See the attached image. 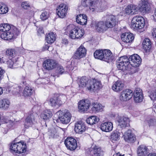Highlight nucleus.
<instances>
[{"instance_id": "1", "label": "nucleus", "mask_w": 156, "mask_h": 156, "mask_svg": "<svg viewBox=\"0 0 156 156\" xmlns=\"http://www.w3.org/2000/svg\"><path fill=\"white\" fill-rule=\"evenodd\" d=\"M141 62V59L137 54H134L129 58L126 56L121 57L118 60L117 67L119 70L123 71L127 70L128 66H138Z\"/></svg>"}, {"instance_id": "2", "label": "nucleus", "mask_w": 156, "mask_h": 156, "mask_svg": "<svg viewBox=\"0 0 156 156\" xmlns=\"http://www.w3.org/2000/svg\"><path fill=\"white\" fill-rule=\"evenodd\" d=\"M0 31L2 32L0 34V37L6 40L16 38L20 33L19 30L17 28L8 23L0 25Z\"/></svg>"}, {"instance_id": "3", "label": "nucleus", "mask_w": 156, "mask_h": 156, "mask_svg": "<svg viewBox=\"0 0 156 156\" xmlns=\"http://www.w3.org/2000/svg\"><path fill=\"white\" fill-rule=\"evenodd\" d=\"M95 58L100 59L108 63L112 62L114 59L112 54L109 50H98L94 54Z\"/></svg>"}, {"instance_id": "4", "label": "nucleus", "mask_w": 156, "mask_h": 156, "mask_svg": "<svg viewBox=\"0 0 156 156\" xmlns=\"http://www.w3.org/2000/svg\"><path fill=\"white\" fill-rule=\"evenodd\" d=\"M68 29H70L69 37L72 39H78L81 37L84 34V30L83 29L75 27L73 25H70L67 27Z\"/></svg>"}, {"instance_id": "5", "label": "nucleus", "mask_w": 156, "mask_h": 156, "mask_svg": "<svg viewBox=\"0 0 156 156\" xmlns=\"http://www.w3.org/2000/svg\"><path fill=\"white\" fill-rule=\"evenodd\" d=\"M27 146L25 144L23 141L18 142L12 143L10 149L12 152H14L17 153H21L25 152L26 151Z\"/></svg>"}, {"instance_id": "6", "label": "nucleus", "mask_w": 156, "mask_h": 156, "mask_svg": "<svg viewBox=\"0 0 156 156\" xmlns=\"http://www.w3.org/2000/svg\"><path fill=\"white\" fill-rule=\"evenodd\" d=\"M145 23L144 19L141 16L134 17L131 22V28L134 30L141 29L144 27Z\"/></svg>"}, {"instance_id": "7", "label": "nucleus", "mask_w": 156, "mask_h": 156, "mask_svg": "<svg viewBox=\"0 0 156 156\" xmlns=\"http://www.w3.org/2000/svg\"><path fill=\"white\" fill-rule=\"evenodd\" d=\"M86 48L83 46L81 45L79 47L72 58V59L71 63L72 66H76L75 63L73 60L74 59H79L85 56L86 54Z\"/></svg>"}, {"instance_id": "8", "label": "nucleus", "mask_w": 156, "mask_h": 156, "mask_svg": "<svg viewBox=\"0 0 156 156\" xmlns=\"http://www.w3.org/2000/svg\"><path fill=\"white\" fill-rule=\"evenodd\" d=\"M66 99V97L65 95H60L54 96L49 100V104L52 107L59 106L65 102Z\"/></svg>"}, {"instance_id": "9", "label": "nucleus", "mask_w": 156, "mask_h": 156, "mask_svg": "<svg viewBox=\"0 0 156 156\" xmlns=\"http://www.w3.org/2000/svg\"><path fill=\"white\" fill-rule=\"evenodd\" d=\"M64 143L67 148L71 151L75 150L77 147L76 140L73 137H68L65 140Z\"/></svg>"}, {"instance_id": "10", "label": "nucleus", "mask_w": 156, "mask_h": 156, "mask_svg": "<svg viewBox=\"0 0 156 156\" xmlns=\"http://www.w3.org/2000/svg\"><path fill=\"white\" fill-rule=\"evenodd\" d=\"M38 115L35 113H34L32 111L29 112V115L25 119L24 126L26 128H28L31 125L35 122V119L37 117Z\"/></svg>"}, {"instance_id": "11", "label": "nucleus", "mask_w": 156, "mask_h": 156, "mask_svg": "<svg viewBox=\"0 0 156 156\" xmlns=\"http://www.w3.org/2000/svg\"><path fill=\"white\" fill-rule=\"evenodd\" d=\"M105 23L107 29L114 27L118 23V20L113 15L108 16L106 17Z\"/></svg>"}, {"instance_id": "12", "label": "nucleus", "mask_w": 156, "mask_h": 156, "mask_svg": "<svg viewBox=\"0 0 156 156\" xmlns=\"http://www.w3.org/2000/svg\"><path fill=\"white\" fill-rule=\"evenodd\" d=\"M59 114L58 119L61 123L67 124L69 122L71 117V115L69 111H67L64 113L62 111H59Z\"/></svg>"}, {"instance_id": "13", "label": "nucleus", "mask_w": 156, "mask_h": 156, "mask_svg": "<svg viewBox=\"0 0 156 156\" xmlns=\"http://www.w3.org/2000/svg\"><path fill=\"white\" fill-rule=\"evenodd\" d=\"M89 151L90 156H104V151L100 147L96 145H92Z\"/></svg>"}, {"instance_id": "14", "label": "nucleus", "mask_w": 156, "mask_h": 156, "mask_svg": "<svg viewBox=\"0 0 156 156\" xmlns=\"http://www.w3.org/2000/svg\"><path fill=\"white\" fill-rule=\"evenodd\" d=\"M90 105V102L88 99L82 100L79 102L78 106L79 111L84 112L88 109Z\"/></svg>"}, {"instance_id": "15", "label": "nucleus", "mask_w": 156, "mask_h": 156, "mask_svg": "<svg viewBox=\"0 0 156 156\" xmlns=\"http://www.w3.org/2000/svg\"><path fill=\"white\" fill-rule=\"evenodd\" d=\"M68 6L65 4H61L57 7L56 13L58 16L62 18L66 16L68 10Z\"/></svg>"}, {"instance_id": "16", "label": "nucleus", "mask_w": 156, "mask_h": 156, "mask_svg": "<svg viewBox=\"0 0 156 156\" xmlns=\"http://www.w3.org/2000/svg\"><path fill=\"white\" fill-rule=\"evenodd\" d=\"M57 65V63L55 60L48 59L43 62V68L48 70H52L55 68Z\"/></svg>"}, {"instance_id": "17", "label": "nucleus", "mask_w": 156, "mask_h": 156, "mask_svg": "<svg viewBox=\"0 0 156 156\" xmlns=\"http://www.w3.org/2000/svg\"><path fill=\"white\" fill-rule=\"evenodd\" d=\"M133 95V92L132 90L126 89L121 92L119 99L121 101H126L131 98Z\"/></svg>"}, {"instance_id": "18", "label": "nucleus", "mask_w": 156, "mask_h": 156, "mask_svg": "<svg viewBox=\"0 0 156 156\" xmlns=\"http://www.w3.org/2000/svg\"><path fill=\"white\" fill-rule=\"evenodd\" d=\"M91 80H88L86 76L81 77L78 82L80 87H86L88 90H90V85L92 84Z\"/></svg>"}, {"instance_id": "19", "label": "nucleus", "mask_w": 156, "mask_h": 156, "mask_svg": "<svg viewBox=\"0 0 156 156\" xmlns=\"http://www.w3.org/2000/svg\"><path fill=\"white\" fill-rule=\"evenodd\" d=\"M123 137L125 140L128 143H133L136 140L135 136L130 130L126 131L124 134Z\"/></svg>"}, {"instance_id": "20", "label": "nucleus", "mask_w": 156, "mask_h": 156, "mask_svg": "<svg viewBox=\"0 0 156 156\" xmlns=\"http://www.w3.org/2000/svg\"><path fill=\"white\" fill-rule=\"evenodd\" d=\"M143 98L142 90L139 88L136 89L133 94L134 101L136 103L140 102L142 101Z\"/></svg>"}, {"instance_id": "21", "label": "nucleus", "mask_w": 156, "mask_h": 156, "mask_svg": "<svg viewBox=\"0 0 156 156\" xmlns=\"http://www.w3.org/2000/svg\"><path fill=\"white\" fill-rule=\"evenodd\" d=\"M74 129L75 132L81 134L86 129V126L84 122L81 121L77 122L75 124Z\"/></svg>"}, {"instance_id": "22", "label": "nucleus", "mask_w": 156, "mask_h": 156, "mask_svg": "<svg viewBox=\"0 0 156 156\" xmlns=\"http://www.w3.org/2000/svg\"><path fill=\"white\" fill-rule=\"evenodd\" d=\"M122 40L126 43H131L134 39V37L132 34L125 33L121 35Z\"/></svg>"}, {"instance_id": "23", "label": "nucleus", "mask_w": 156, "mask_h": 156, "mask_svg": "<svg viewBox=\"0 0 156 156\" xmlns=\"http://www.w3.org/2000/svg\"><path fill=\"white\" fill-rule=\"evenodd\" d=\"M117 121L121 127H125L129 125V119L127 117L119 116Z\"/></svg>"}, {"instance_id": "24", "label": "nucleus", "mask_w": 156, "mask_h": 156, "mask_svg": "<svg viewBox=\"0 0 156 156\" xmlns=\"http://www.w3.org/2000/svg\"><path fill=\"white\" fill-rule=\"evenodd\" d=\"M96 30L100 32H103L107 29L105 22L102 21L96 22L95 23Z\"/></svg>"}, {"instance_id": "25", "label": "nucleus", "mask_w": 156, "mask_h": 156, "mask_svg": "<svg viewBox=\"0 0 156 156\" xmlns=\"http://www.w3.org/2000/svg\"><path fill=\"white\" fill-rule=\"evenodd\" d=\"M59 128L58 126L54 127L52 126L49 129L48 134L49 138H55L58 136V131Z\"/></svg>"}, {"instance_id": "26", "label": "nucleus", "mask_w": 156, "mask_h": 156, "mask_svg": "<svg viewBox=\"0 0 156 156\" xmlns=\"http://www.w3.org/2000/svg\"><path fill=\"white\" fill-rule=\"evenodd\" d=\"M101 130L105 132L111 131L113 129V124L110 122H106L102 123L100 126Z\"/></svg>"}, {"instance_id": "27", "label": "nucleus", "mask_w": 156, "mask_h": 156, "mask_svg": "<svg viewBox=\"0 0 156 156\" xmlns=\"http://www.w3.org/2000/svg\"><path fill=\"white\" fill-rule=\"evenodd\" d=\"M87 17L86 15L80 14L76 17V21L78 24L85 25L87 23Z\"/></svg>"}, {"instance_id": "28", "label": "nucleus", "mask_w": 156, "mask_h": 156, "mask_svg": "<svg viewBox=\"0 0 156 156\" xmlns=\"http://www.w3.org/2000/svg\"><path fill=\"white\" fill-rule=\"evenodd\" d=\"M149 150L144 145H140L137 149V153L138 156H144L148 153Z\"/></svg>"}, {"instance_id": "29", "label": "nucleus", "mask_w": 156, "mask_h": 156, "mask_svg": "<svg viewBox=\"0 0 156 156\" xmlns=\"http://www.w3.org/2000/svg\"><path fill=\"white\" fill-rule=\"evenodd\" d=\"M124 86V84L122 81L118 80L113 84L112 88L114 91L118 92L122 89Z\"/></svg>"}, {"instance_id": "30", "label": "nucleus", "mask_w": 156, "mask_h": 156, "mask_svg": "<svg viewBox=\"0 0 156 156\" xmlns=\"http://www.w3.org/2000/svg\"><path fill=\"white\" fill-rule=\"evenodd\" d=\"M143 48L146 52H148L151 47V43L150 40L147 38H145L142 43Z\"/></svg>"}, {"instance_id": "31", "label": "nucleus", "mask_w": 156, "mask_h": 156, "mask_svg": "<svg viewBox=\"0 0 156 156\" xmlns=\"http://www.w3.org/2000/svg\"><path fill=\"white\" fill-rule=\"evenodd\" d=\"M137 10L136 8V5H130L126 7L125 9V11L128 14L133 15L136 13Z\"/></svg>"}, {"instance_id": "32", "label": "nucleus", "mask_w": 156, "mask_h": 156, "mask_svg": "<svg viewBox=\"0 0 156 156\" xmlns=\"http://www.w3.org/2000/svg\"><path fill=\"white\" fill-rule=\"evenodd\" d=\"M9 101L6 99H3L0 101V108L3 110H7L10 105Z\"/></svg>"}, {"instance_id": "33", "label": "nucleus", "mask_w": 156, "mask_h": 156, "mask_svg": "<svg viewBox=\"0 0 156 156\" xmlns=\"http://www.w3.org/2000/svg\"><path fill=\"white\" fill-rule=\"evenodd\" d=\"M56 39L55 34L53 32L49 33L46 36V40L48 44L53 43Z\"/></svg>"}, {"instance_id": "34", "label": "nucleus", "mask_w": 156, "mask_h": 156, "mask_svg": "<svg viewBox=\"0 0 156 156\" xmlns=\"http://www.w3.org/2000/svg\"><path fill=\"white\" fill-rule=\"evenodd\" d=\"M92 84L90 85L89 90H96L101 87V84L99 81H96L95 80L92 81Z\"/></svg>"}, {"instance_id": "35", "label": "nucleus", "mask_w": 156, "mask_h": 156, "mask_svg": "<svg viewBox=\"0 0 156 156\" xmlns=\"http://www.w3.org/2000/svg\"><path fill=\"white\" fill-rule=\"evenodd\" d=\"M120 130H116L113 131L111 133V139L112 141H117L120 139V136L121 134Z\"/></svg>"}, {"instance_id": "36", "label": "nucleus", "mask_w": 156, "mask_h": 156, "mask_svg": "<svg viewBox=\"0 0 156 156\" xmlns=\"http://www.w3.org/2000/svg\"><path fill=\"white\" fill-rule=\"evenodd\" d=\"M99 120L98 118L96 116L89 117L86 120L87 122L90 125H93L97 123Z\"/></svg>"}, {"instance_id": "37", "label": "nucleus", "mask_w": 156, "mask_h": 156, "mask_svg": "<svg viewBox=\"0 0 156 156\" xmlns=\"http://www.w3.org/2000/svg\"><path fill=\"white\" fill-rule=\"evenodd\" d=\"M136 8L137 9V12L138 11H139L141 12L144 13L149 10L148 5L145 3H143L141 5H140L138 6H136Z\"/></svg>"}, {"instance_id": "38", "label": "nucleus", "mask_w": 156, "mask_h": 156, "mask_svg": "<svg viewBox=\"0 0 156 156\" xmlns=\"http://www.w3.org/2000/svg\"><path fill=\"white\" fill-rule=\"evenodd\" d=\"M53 115L51 111L50 110H45L41 115L42 117L44 119H48L51 118Z\"/></svg>"}, {"instance_id": "39", "label": "nucleus", "mask_w": 156, "mask_h": 156, "mask_svg": "<svg viewBox=\"0 0 156 156\" xmlns=\"http://www.w3.org/2000/svg\"><path fill=\"white\" fill-rule=\"evenodd\" d=\"M102 108L103 106L101 104L97 103L94 104L91 108L92 112L95 113L97 112L101 111Z\"/></svg>"}, {"instance_id": "40", "label": "nucleus", "mask_w": 156, "mask_h": 156, "mask_svg": "<svg viewBox=\"0 0 156 156\" xmlns=\"http://www.w3.org/2000/svg\"><path fill=\"white\" fill-rule=\"evenodd\" d=\"M32 92L33 90L31 88L26 87L23 90V95L25 97L30 96L32 94Z\"/></svg>"}, {"instance_id": "41", "label": "nucleus", "mask_w": 156, "mask_h": 156, "mask_svg": "<svg viewBox=\"0 0 156 156\" xmlns=\"http://www.w3.org/2000/svg\"><path fill=\"white\" fill-rule=\"evenodd\" d=\"M5 52L6 55L12 57L15 56L17 52L14 49L8 48L6 50Z\"/></svg>"}, {"instance_id": "42", "label": "nucleus", "mask_w": 156, "mask_h": 156, "mask_svg": "<svg viewBox=\"0 0 156 156\" xmlns=\"http://www.w3.org/2000/svg\"><path fill=\"white\" fill-rule=\"evenodd\" d=\"M93 2L91 0H82L81 2L82 5L85 7L93 6Z\"/></svg>"}, {"instance_id": "43", "label": "nucleus", "mask_w": 156, "mask_h": 156, "mask_svg": "<svg viewBox=\"0 0 156 156\" xmlns=\"http://www.w3.org/2000/svg\"><path fill=\"white\" fill-rule=\"evenodd\" d=\"M0 10V14H3L7 13L8 11V7L5 4H3L1 9Z\"/></svg>"}, {"instance_id": "44", "label": "nucleus", "mask_w": 156, "mask_h": 156, "mask_svg": "<svg viewBox=\"0 0 156 156\" xmlns=\"http://www.w3.org/2000/svg\"><path fill=\"white\" fill-rule=\"evenodd\" d=\"M56 66H57V71L59 74L61 75L65 72L64 68L62 66L57 63Z\"/></svg>"}, {"instance_id": "45", "label": "nucleus", "mask_w": 156, "mask_h": 156, "mask_svg": "<svg viewBox=\"0 0 156 156\" xmlns=\"http://www.w3.org/2000/svg\"><path fill=\"white\" fill-rule=\"evenodd\" d=\"M26 73L25 71L23 70L22 72V76L21 79L22 80V83L24 85H26Z\"/></svg>"}, {"instance_id": "46", "label": "nucleus", "mask_w": 156, "mask_h": 156, "mask_svg": "<svg viewBox=\"0 0 156 156\" xmlns=\"http://www.w3.org/2000/svg\"><path fill=\"white\" fill-rule=\"evenodd\" d=\"M13 88L14 89L13 91L17 93H20L23 89V87L21 86H19L18 85H14L13 86Z\"/></svg>"}, {"instance_id": "47", "label": "nucleus", "mask_w": 156, "mask_h": 156, "mask_svg": "<svg viewBox=\"0 0 156 156\" xmlns=\"http://www.w3.org/2000/svg\"><path fill=\"white\" fill-rule=\"evenodd\" d=\"M49 14L46 11H44L42 12L40 16V18L42 20H44L48 18Z\"/></svg>"}, {"instance_id": "48", "label": "nucleus", "mask_w": 156, "mask_h": 156, "mask_svg": "<svg viewBox=\"0 0 156 156\" xmlns=\"http://www.w3.org/2000/svg\"><path fill=\"white\" fill-rule=\"evenodd\" d=\"M14 60V59H10L7 62V64L9 67L12 68H14L13 66L14 64L13 61Z\"/></svg>"}, {"instance_id": "49", "label": "nucleus", "mask_w": 156, "mask_h": 156, "mask_svg": "<svg viewBox=\"0 0 156 156\" xmlns=\"http://www.w3.org/2000/svg\"><path fill=\"white\" fill-rule=\"evenodd\" d=\"M149 97L152 101H156V90L151 92L149 95Z\"/></svg>"}, {"instance_id": "50", "label": "nucleus", "mask_w": 156, "mask_h": 156, "mask_svg": "<svg viewBox=\"0 0 156 156\" xmlns=\"http://www.w3.org/2000/svg\"><path fill=\"white\" fill-rule=\"evenodd\" d=\"M21 5L22 7L25 9H28L30 7L29 3L26 2H23L22 3Z\"/></svg>"}, {"instance_id": "51", "label": "nucleus", "mask_w": 156, "mask_h": 156, "mask_svg": "<svg viewBox=\"0 0 156 156\" xmlns=\"http://www.w3.org/2000/svg\"><path fill=\"white\" fill-rule=\"evenodd\" d=\"M148 123L149 126H154L156 123V120L155 119H151L149 121Z\"/></svg>"}, {"instance_id": "52", "label": "nucleus", "mask_w": 156, "mask_h": 156, "mask_svg": "<svg viewBox=\"0 0 156 156\" xmlns=\"http://www.w3.org/2000/svg\"><path fill=\"white\" fill-rule=\"evenodd\" d=\"M5 73V70L1 67H0V81L3 77V74Z\"/></svg>"}, {"instance_id": "53", "label": "nucleus", "mask_w": 156, "mask_h": 156, "mask_svg": "<svg viewBox=\"0 0 156 156\" xmlns=\"http://www.w3.org/2000/svg\"><path fill=\"white\" fill-rule=\"evenodd\" d=\"M132 68H130L131 70L130 72L129 73L130 74H133L135 73H136V67L137 66H132Z\"/></svg>"}, {"instance_id": "54", "label": "nucleus", "mask_w": 156, "mask_h": 156, "mask_svg": "<svg viewBox=\"0 0 156 156\" xmlns=\"http://www.w3.org/2000/svg\"><path fill=\"white\" fill-rule=\"evenodd\" d=\"M49 46L48 45V44H45L44 46L42 48V50L43 51L46 50H48L49 48Z\"/></svg>"}, {"instance_id": "55", "label": "nucleus", "mask_w": 156, "mask_h": 156, "mask_svg": "<svg viewBox=\"0 0 156 156\" xmlns=\"http://www.w3.org/2000/svg\"><path fill=\"white\" fill-rule=\"evenodd\" d=\"M37 32L38 34H43L44 33V31L42 28H39L38 29Z\"/></svg>"}, {"instance_id": "56", "label": "nucleus", "mask_w": 156, "mask_h": 156, "mask_svg": "<svg viewBox=\"0 0 156 156\" xmlns=\"http://www.w3.org/2000/svg\"><path fill=\"white\" fill-rule=\"evenodd\" d=\"M94 4H93V6L91 7V6H89L90 8V9L91 10L92 12L94 11V10L95 8L94 7Z\"/></svg>"}, {"instance_id": "57", "label": "nucleus", "mask_w": 156, "mask_h": 156, "mask_svg": "<svg viewBox=\"0 0 156 156\" xmlns=\"http://www.w3.org/2000/svg\"><path fill=\"white\" fill-rule=\"evenodd\" d=\"M26 20H25L24 19H21V23L23 24H24L25 23V22H26Z\"/></svg>"}, {"instance_id": "58", "label": "nucleus", "mask_w": 156, "mask_h": 156, "mask_svg": "<svg viewBox=\"0 0 156 156\" xmlns=\"http://www.w3.org/2000/svg\"><path fill=\"white\" fill-rule=\"evenodd\" d=\"M147 156H156V154L155 153L149 154Z\"/></svg>"}, {"instance_id": "59", "label": "nucleus", "mask_w": 156, "mask_h": 156, "mask_svg": "<svg viewBox=\"0 0 156 156\" xmlns=\"http://www.w3.org/2000/svg\"><path fill=\"white\" fill-rule=\"evenodd\" d=\"M124 155V154H123V155H122L121 154H120L119 153H117L116 154L114 155L113 156H123Z\"/></svg>"}, {"instance_id": "60", "label": "nucleus", "mask_w": 156, "mask_h": 156, "mask_svg": "<svg viewBox=\"0 0 156 156\" xmlns=\"http://www.w3.org/2000/svg\"><path fill=\"white\" fill-rule=\"evenodd\" d=\"M41 80V79H38L36 81V83L37 84H39V82H40V80Z\"/></svg>"}, {"instance_id": "61", "label": "nucleus", "mask_w": 156, "mask_h": 156, "mask_svg": "<svg viewBox=\"0 0 156 156\" xmlns=\"http://www.w3.org/2000/svg\"><path fill=\"white\" fill-rule=\"evenodd\" d=\"M3 93V90L2 87H0V95Z\"/></svg>"}, {"instance_id": "62", "label": "nucleus", "mask_w": 156, "mask_h": 156, "mask_svg": "<svg viewBox=\"0 0 156 156\" xmlns=\"http://www.w3.org/2000/svg\"><path fill=\"white\" fill-rule=\"evenodd\" d=\"M3 3H0V9H1Z\"/></svg>"}, {"instance_id": "63", "label": "nucleus", "mask_w": 156, "mask_h": 156, "mask_svg": "<svg viewBox=\"0 0 156 156\" xmlns=\"http://www.w3.org/2000/svg\"><path fill=\"white\" fill-rule=\"evenodd\" d=\"M142 2H144L145 3L146 2H147L148 0H141Z\"/></svg>"}, {"instance_id": "64", "label": "nucleus", "mask_w": 156, "mask_h": 156, "mask_svg": "<svg viewBox=\"0 0 156 156\" xmlns=\"http://www.w3.org/2000/svg\"><path fill=\"white\" fill-rule=\"evenodd\" d=\"M154 34H155V37H156V29L154 31Z\"/></svg>"}]
</instances>
